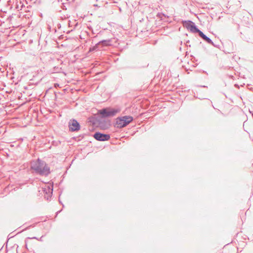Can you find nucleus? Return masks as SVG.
<instances>
[{"instance_id": "obj_7", "label": "nucleus", "mask_w": 253, "mask_h": 253, "mask_svg": "<svg viewBox=\"0 0 253 253\" xmlns=\"http://www.w3.org/2000/svg\"><path fill=\"white\" fill-rule=\"evenodd\" d=\"M185 25L188 28H189L190 30H191V26H195L194 25V23H192V22H187L185 24Z\"/></svg>"}, {"instance_id": "obj_5", "label": "nucleus", "mask_w": 253, "mask_h": 253, "mask_svg": "<svg viewBox=\"0 0 253 253\" xmlns=\"http://www.w3.org/2000/svg\"><path fill=\"white\" fill-rule=\"evenodd\" d=\"M69 127L72 131L78 130L80 129V125L76 120H72L69 122Z\"/></svg>"}, {"instance_id": "obj_6", "label": "nucleus", "mask_w": 253, "mask_h": 253, "mask_svg": "<svg viewBox=\"0 0 253 253\" xmlns=\"http://www.w3.org/2000/svg\"><path fill=\"white\" fill-rule=\"evenodd\" d=\"M94 137L97 140L105 141L108 140L110 138L109 135L104 134L100 133H96L94 135Z\"/></svg>"}, {"instance_id": "obj_4", "label": "nucleus", "mask_w": 253, "mask_h": 253, "mask_svg": "<svg viewBox=\"0 0 253 253\" xmlns=\"http://www.w3.org/2000/svg\"><path fill=\"white\" fill-rule=\"evenodd\" d=\"M191 31L195 33H198L200 36L208 42L211 43V42L210 38H209L206 35H205L203 32L200 31L195 26H191Z\"/></svg>"}, {"instance_id": "obj_3", "label": "nucleus", "mask_w": 253, "mask_h": 253, "mask_svg": "<svg viewBox=\"0 0 253 253\" xmlns=\"http://www.w3.org/2000/svg\"><path fill=\"white\" fill-rule=\"evenodd\" d=\"M119 112V110L111 108H106L99 111V114L103 117L114 116Z\"/></svg>"}, {"instance_id": "obj_2", "label": "nucleus", "mask_w": 253, "mask_h": 253, "mask_svg": "<svg viewBox=\"0 0 253 253\" xmlns=\"http://www.w3.org/2000/svg\"><path fill=\"white\" fill-rule=\"evenodd\" d=\"M133 120L131 116H124L118 118L116 120V125L118 127H123L129 124Z\"/></svg>"}, {"instance_id": "obj_1", "label": "nucleus", "mask_w": 253, "mask_h": 253, "mask_svg": "<svg viewBox=\"0 0 253 253\" xmlns=\"http://www.w3.org/2000/svg\"><path fill=\"white\" fill-rule=\"evenodd\" d=\"M31 168L41 173L47 174L49 172V169L47 167L45 163L39 160L33 162Z\"/></svg>"}]
</instances>
